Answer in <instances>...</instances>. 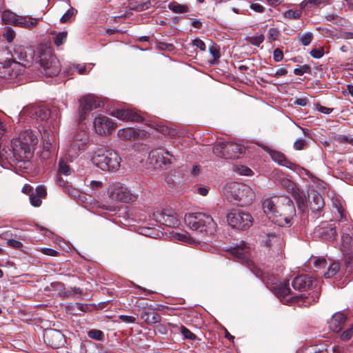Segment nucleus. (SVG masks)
<instances>
[{"mask_svg": "<svg viewBox=\"0 0 353 353\" xmlns=\"http://www.w3.org/2000/svg\"><path fill=\"white\" fill-rule=\"evenodd\" d=\"M226 218L229 225L241 230L248 229L253 223V218L250 213L238 209L231 210Z\"/></svg>", "mask_w": 353, "mask_h": 353, "instance_id": "0eeeda50", "label": "nucleus"}, {"mask_svg": "<svg viewBox=\"0 0 353 353\" xmlns=\"http://www.w3.org/2000/svg\"><path fill=\"white\" fill-rule=\"evenodd\" d=\"M39 20V19L30 17L19 16L15 26L30 29L36 26Z\"/></svg>", "mask_w": 353, "mask_h": 353, "instance_id": "393cba45", "label": "nucleus"}, {"mask_svg": "<svg viewBox=\"0 0 353 353\" xmlns=\"http://www.w3.org/2000/svg\"><path fill=\"white\" fill-rule=\"evenodd\" d=\"M38 143L37 136L31 130H26L20 133L17 138L13 139L11 141V151L9 155L6 157L10 163L12 161L21 162L28 161L33 155L34 147Z\"/></svg>", "mask_w": 353, "mask_h": 353, "instance_id": "f257e3e1", "label": "nucleus"}, {"mask_svg": "<svg viewBox=\"0 0 353 353\" xmlns=\"http://www.w3.org/2000/svg\"><path fill=\"white\" fill-rule=\"evenodd\" d=\"M113 115L117 119L123 121H141V117L136 112L129 109H119L117 110Z\"/></svg>", "mask_w": 353, "mask_h": 353, "instance_id": "aec40b11", "label": "nucleus"}, {"mask_svg": "<svg viewBox=\"0 0 353 353\" xmlns=\"http://www.w3.org/2000/svg\"><path fill=\"white\" fill-rule=\"evenodd\" d=\"M184 221L190 230L202 235H212L216 231V224L212 216L202 212L185 214Z\"/></svg>", "mask_w": 353, "mask_h": 353, "instance_id": "7ed1b4c3", "label": "nucleus"}, {"mask_svg": "<svg viewBox=\"0 0 353 353\" xmlns=\"http://www.w3.org/2000/svg\"><path fill=\"white\" fill-rule=\"evenodd\" d=\"M326 1V0H304L301 3V6L302 8L307 6L309 4L314 5V6H319L322 3H324Z\"/></svg>", "mask_w": 353, "mask_h": 353, "instance_id": "8fccbe9b", "label": "nucleus"}, {"mask_svg": "<svg viewBox=\"0 0 353 353\" xmlns=\"http://www.w3.org/2000/svg\"><path fill=\"white\" fill-rule=\"evenodd\" d=\"M353 335V324L347 330L344 331L341 334V339L344 341L349 340Z\"/></svg>", "mask_w": 353, "mask_h": 353, "instance_id": "5fc2aeb1", "label": "nucleus"}, {"mask_svg": "<svg viewBox=\"0 0 353 353\" xmlns=\"http://www.w3.org/2000/svg\"><path fill=\"white\" fill-rule=\"evenodd\" d=\"M279 35V31L274 28L269 29L268 32V37L270 41H276Z\"/></svg>", "mask_w": 353, "mask_h": 353, "instance_id": "09e8293b", "label": "nucleus"}, {"mask_svg": "<svg viewBox=\"0 0 353 353\" xmlns=\"http://www.w3.org/2000/svg\"><path fill=\"white\" fill-rule=\"evenodd\" d=\"M173 237L178 241L190 243L192 241V238L186 233L176 232L173 234Z\"/></svg>", "mask_w": 353, "mask_h": 353, "instance_id": "37998d69", "label": "nucleus"}, {"mask_svg": "<svg viewBox=\"0 0 353 353\" xmlns=\"http://www.w3.org/2000/svg\"><path fill=\"white\" fill-rule=\"evenodd\" d=\"M322 353H342L341 348L340 347L333 346L330 348H327Z\"/></svg>", "mask_w": 353, "mask_h": 353, "instance_id": "774afa93", "label": "nucleus"}, {"mask_svg": "<svg viewBox=\"0 0 353 353\" xmlns=\"http://www.w3.org/2000/svg\"><path fill=\"white\" fill-rule=\"evenodd\" d=\"M168 8L173 12L177 14L185 13L189 11V8L188 6L178 3L176 1L170 2L168 4Z\"/></svg>", "mask_w": 353, "mask_h": 353, "instance_id": "c756f323", "label": "nucleus"}, {"mask_svg": "<svg viewBox=\"0 0 353 353\" xmlns=\"http://www.w3.org/2000/svg\"><path fill=\"white\" fill-rule=\"evenodd\" d=\"M141 319L148 325H152L161 321V316L154 312L143 310L140 314Z\"/></svg>", "mask_w": 353, "mask_h": 353, "instance_id": "b1692460", "label": "nucleus"}, {"mask_svg": "<svg viewBox=\"0 0 353 353\" xmlns=\"http://www.w3.org/2000/svg\"><path fill=\"white\" fill-rule=\"evenodd\" d=\"M79 121L85 119L87 112L100 107V101H97L94 97L87 95L80 99Z\"/></svg>", "mask_w": 353, "mask_h": 353, "instance_id": "ddd939ff", "label": "nucleus"}, {"mask_svg": "<svg viewBox=\"0 0 353 353\" xmlns=\"http://www.w3.org/2000/svg\"><path fill=\"white\" fill-rule=\"evenodd\" d=\"M339 264L338 263H333L329 266L327 271L324 273V276L327 279L332 278L339 272Z\"/></svg>", "mask_w": 353, "mask_h": 353, "instance_id": "c9c22d12", "label": "nucleus"}, {"mask_svg": "<svg viewBox=\"0 0 353 353\" xmlns=\"http://www.w3.org/2000/svg\"><path fill=\"white\" fill-rule=\"evenodd\" d=\"M44 339L53 349H57L63 346L65 342L64 335L60 331L56 330L46 331Z\"/></svg>", "mask_w": 353, "mask_h": 353, "instance_id": "f3484780", "label": "nucleus"}, {"mask_svg": "<svg viewBox=\"0 0 353 353\" xmlns=\"http://www.w3.org/2000/svg\"><path fill=\"white\" fill-rule=\"evenodd\" d=\"M72 140L88 142V135L85 131L81 130L74 135Z\"/></svg>", "mask_w": 353, "mask_h": 353, "instance_id": "49530a36", "label": "nucleus"}, {"mask_svg": "<svg viewBox=\"0 0 353 353\" xmlns=\"http://www.w3.org/2000/svg\"><path fill=\"white\" fill-rule=\"evenodd\" d=\"M118 135L124 139H132L137 137L136 132L132 128H125L118 131Z\"/></svg>", "mask_w": 353, "mask_h": 353, "instance_id": "7c9ffc66", "label": "nucleus"}, {"mask_svg": "<svg viewBox=\"0 0 353 353\" xmlns=\"http://www.w3.org/2000/svg\"><path fill=\"white\" fill-rule=\"evenodd\" d=\"M44 74L48 77L57 76L61 71L59 59L50 48L41 49L39 61Z\"/></svg>", "mask_w": 353, "mask_h": 353, "instance_id": "39448f33", "label": "nucleus"}, {"mask_svg": "<svg viewBox=\"0 0 353 353\" xmlns=\"http://www.w3.org/2000/svg\"><path fill=\"white\" fill-rule=\"evenodd\" d=\"M225 142H219L216 143L213 147V153L217 157L224 158L225 159Z\"/></svg>", "mask_w": 353, "mask_h": 353, "instance_id": "72a5a7b5", "label": "nucleus"}, {"mask_svg": "<svg viewBox=\"0 0 353 353\" xmlns=\"http://www.w3.org/2000/svg\"><path fill=\"white\" fill-rule=\"evenodd\" d=\"M308 202L312 212L320 211L325 203L322 195L315 190H312L308 194Z\"/></svg>", "mask_w": 353, "mask_h": 353, "instance_id": "6ab92c4d", "label": "nucleus"}, {"mask_svg": "<svg viewBox=\"0 0 353 353\" xmlns=\"http://www.w3.org/2000/svg\"><path fill=\"white\" fill-rule=\"evenodd\" d=\"M20 114H28L31 118L46 121L50 115V111L46 107L32 105L23 109Z\"/></svg>", "mask_w": 353, "mask_h": 353, "instance_id": "2eb2a0df", "label": "nucleus"}, {"mask_svg": "<svg viewBox=\"0 0 353 353\" xmlns=\"http://www.w3.org/2000/svg\"><path fill=\"white\" fill-rule=\"evenodd\" d=\"M35 192H36V195L41 198H43L46 195V189L42 185L38 186L36 188Z\"/></svg>", "mask_w": 353, "mask_h": 353, "instance_id": "338daca9", "label": "nucleus"}, {"mask_svg": "<svg viewBox=\"0 0 353 353\" xmlns=\"http://www.w3.org/2000/svg\"><path fill=\"white\" fill-rule=\"evenodd\" d=\"M116 126L115 123L106 116L99 115L94 121L95 132L99 135H105L110 133L115 129Z\"/></svg>", "mask_w": 353, "mask_h": 353, "instance_id": "f8f14e48", "label": "nucleus"}, {"mask_svg": "<svg viewBox=\"0 0 353 353\" xmlns=\"http://www.w3.org/2000/svg\"><path fill=\"white\" fill-rule=\"evenodd\" d=\"M74 14V9L71 8L68 10L60 19L61 23H65L70 20L72 16Z\"/></svg>", "mask_w": 353, "mask_h": 353, "instance_id": "13d9d810", "label": "nucleus"}, {"mask_svg": "<svg viewBox=\"0 0 353 353\" xmlns=\"http://www.w3.org/2000/svg\"><path fill=\"white\" fill-rule=\"evenodd\" d=\"M250 8L254 10L256 12L262 13L265 11V8L258 3H253L250 5Z\"/></svg>", "mask_w": 353, "mask_h": 353, "instance_id": "e2e57ef3", "label": "nucleus"}, {"mask_svg": "<svg viewBox=\"0 0 353 353\" xmlns=\"http://www.w3.org/2000/svg\"><path fill=\"white\" fill-rule=\"evenodd\" d=\"M41 197H39L37 195L31 194L30 196V203L34 207H39L41 205Z\"/></svg>", "mask_w": 353, "mask_h": 353, "instance_id": "4d7b16f0", "label": "nucleus"}, {"mask_svg": "<svg viewBox=\"0 0 353 353\" xmlns=\"http://www.w3.org/2000/svg\"><path fill=\"white\" fill-rule=\"evenodd\" d=\"M184 174L176 170L170 171L165 178V183L170 188H178L183 183Z\"/></svg>", "mask_w": 353, "mask_h": 353, "instance_id": "412c9836", "label": "nucleus"}, {"mask_svg": "<svg viewBox=\"0 0 353 353\" xmlns=\"http://www.w3.org/2000/svg\"><path fill=\"white\" fill-rule=\"evenodd\" d=\"M246 40L249 43L253 46H259L264 41V36L261 34L257 36L248 37Z\"/></svg>", "mask_w": 353, "mask_h": 353, "instance_id": "58836bf2", "label": "nucleus"}, {"mask_svg": "<svg viewBox=\"0 0 353 353\" xmlns=\"http://www.w3.org/2000/svg\"><path fill=\"white\" fill-rule=\"evenodd\" d=\"M250 248L242 243L240 245L234 247L232 249V254L237 259L247 263L250 271L263 281H265V273L252 261H250Z\"/></svg>", "mask_w": 353, "mask_h": 353, "instance_id": "6e6552de", "label": "nucleus"}, {"mask_svg": "<svg viewBox=\"0 0 353 353\" xmlns=\"http://www.w3.org/2000/svg\"><path fill=\"white\" fill-rule=\"evenodd\" d=\"M310 55L314 59H320L324 55V48H313L310 52Z\"/></svg>", "mask_w": 353, "mask_h": 353, "instance_id": "de8ad7c7", "label": "nucleus"}, {"mask_svg": "<svg viewBox=\"0 0 353 353\" xmlns=\"http://www.w3.org/2000/svg\"><path fill=\"white\" fill-rule=\"evenodd\" d=\"M209 51L211 55L214 58V61H216L221 57L220 51H219V47L216 43H212L210 48Z\"/></svg>", "mask_w": 353, "mask_h": 353, "instance_id": "c03bdc74", "label": "nucleus"}, {"mask_svg": "<svg viewBox=\"0 0 353 353\" xmlns=\"http://www.w3.org/2000/svg\"><path fill=\"white\" fill-rule=\"evenodd\" d=\"M192 44L193 46H196V48H199L201 51H205V43L199 39H196L192 41Z\"/></svg>", "mask_w": 353, "mask_h": 353, "instance_id": "052dcab7", "label": "nucleus"}, {"mask_svg": "<svg viewBox=\"0 0 353 353\" xmlns=\"http://www.w3.org/2000/svg\"><path fill=\"white\" fill-rule=\"evenodd\" d=\"M336 236L335 227H330L323 232V236L330 241H332Z\"/></svg>", "mask_w": 353, "mask_h": 353, "instance_id": "ea45409f", "label": "nucleus"}, {"mask_svg": "<svg viewBox=\"0 0 353 353\" xmlns=\"http://www.w3.org/2000/svg\"><path fill=\"white\" fill-rule=\"evenodd\" d=\"M19 15L11 12L10 10H5L2 13V20L6 24L16 25L17 21L19 19Z\"/></svg>", "mask_w": 353, "mask_h": 353, "instance_id": "cd10ccee", "label": "nucleus"}, {"mask_svg": "<svg viewBox=\"0 0 353 353\" xmlns=\"http://www.w3.org/2000/svg\"><path fill=\"white\" fill-rule=\"evenodd\" d=\"M292 287L296 290L306 291L314 285L317 287V281L314 280L312 277L307 274H301L296 276L292 281Z\"/></svg>", "mask_w": 353, "mask_h": 353, "instance_id": "dca6fc26", "label": "nucleus"}, {"mask_svg": "<svg viewBox=\"0 0 353 353\" xmlns=\"http://www.w3.org/2000/svg\"><path fill=\"white\" fill-rule=\"evenodd\" d=\"M297 39L303 46H307L312 42L313 34L310 32H307L302 34H299Z\"/></svg>", "mask_w": 353, "mask_h": 353, "instance_id": "473e14b6", "label": "nucleus"}, {"mask_svg": "<svg viewBox=\"0 0 353 353\" xmlns=\"http://www.w3.org/2000/svg\"><path fill=\"white\" fill-rule=\"evenodd\" d=\"M163 134H168L170 137H174L176 134V132L174 129H170L167 126H162L160 130Z\"/></svg>", "mask_w": 353, "mask_h": 353, "instance_id": "0e129e2a", "label": "nucleus"}, {"mask_svg": "<svg viewBox=\"0 0 353 353\" xmlns=\"http://www.w3.org/2000/svg\"><path fill=\"white\" fill-rule=\"evenodd\" d=\"M119 320H121L122 322L126 323H136V318L132 316H128V315H119L118 316Z\"/></svg>", "mask_w": 353, "mask_h": 353, "instance_id": "603ef678", "label": "nucleus"}, {"mask_svg": "<svg viewBox=\"0 0 353 353\" xmlns=\"http://www.w3.org/2000/svg\"><path fill=\"white\" fill-rule=\"evenodd\" d=\"M274 61L279 62L283 59V53L280 48H276L273 52Z\"/></svg>", "mask_w": 353, "mask_h": 353, "instance_id": "864d4df0", "label": "nucleus"}, {"mask_svg": "<svg viewBox=\"0 0 353 353\" xmlns=\"http://www.w3.org/2000/svg\"><path fill=\"white\" fill-rule=\"evenodd\" d=\"M68 33L66 31L59 32L54 38V43L57 46H60L65 43L67 39Z\"/></svg>", "mask_w": 353, "mask_h": 353, "instance_id": "e433bc0d", "label": "nucleus"}, {"mask_svg": "<svg viewBox=\"0 0 353 353\" xmlns=\"http://www.w3.org/2000/svg\"><path fill=\"white\" fill-rule=\"evenodd\" d=\"M58 165V174L59 175L69 176L73 172V169L65 159H61Z\"/></svg>", "mask_w": 353, "mask_h": 353, "instance_id": "c85d7f7f", "label": "nucleus"}, {"mask_svg": "<svg viewBox=\"0 0 353 353\" xmlns=\"http://www.w3.org/2000/svg\"><path fill=\"white\" fill-rule=\"evenodd\" d=\"M24 70V66L19 62L12 61L3 64L0 63V77L13 79L20 75Z\"/></svg>", "mask_w": 353, "mask_h": 353, "instance_id": "9b49d317", "label": "nucleus"}, {"mask_svg": "<svg viewBox=\"0 0 353 353\" xmlns=\"http://www.w3.org/2000/svg\"><path fill=\"white\" fill-rule=\"evenodd\" d=\"M284 201L286 202L285 209L283 210L284 213L280 214V219L275 220V221L281 226H290L292 224L293 217L296 214V210L292 201L289 198H285Z\"/></svg>", "mask_w": 353, "mask_h": 353, "instance_id": "4468645a", "label": "nucleus"}, {"mask_svg": "<svg viewBox=\"0 0 353 353\" xmlns=\"http://www.w3.org/2000/svg\"><path fill=\"white\" fill-rule=\"evenodd\" d=\"M346 321L345 316L342 313H336L332 316L330 323V327L336 332H339L343 328Z\"/></svg>", "mask_w": 353, "mask_h": 353, "instance_id": "5701e85b", "label": "nucleus"}, {"mask_svg": "<svg viewBox=\"0 0 353 353\" xmlns=\"http://www.w3.org/2000/svg\"><path fill=\"white\" fill-rule=\"evenodd\" d=\"M223 193L229 201L241 206L250 205L255 198L254 192L250 186L236 182L227 183Z\"/></svg>", "mask_w": 353, "mask_h": 353, "instance_id": "f03ea898", "label": "nucleus"}, {"mask_svg": "<svg viewBox=\"0 0 353 353\" xmlns=\"http://www.w3.org/2000/svg\"><path fill=\"white\" fill-rule=\"evenodd\" d=\"M270 155L272 160L277 162L279 164L287 168H292L293 164L285 158L283 153L277 151H273L271 152Z\"/></svg>", "mask_w": 353, "mask_h": 353, "instance_id": "bb28decb", "label": "nucleus"}, {"mask_svg": "<svg viewBox=\"0 0 353 353\" xmlns=\"http://www.w3.org/2000/svg\"><path fill=\"white\" fill-rule=\"evenodd\" d=\"M3 36L8 42H12L14 38L15 32L12 29H8Z\"/></svg>", "mask_w": 353, "mask_h": 353, "instance_id": "680f3d73", "label": "nucleus"}, {"mask_svg": "<svg viewBox=\"0 0 353 353\" xmlns=\"http://www.w3.org/2000/svg\"><path fill=\"white\" fill-rule=\"evenodd\" d=\"M23 51H24V50L22 48H19L17 49H14V53L19 54V55L17 56V58L20 61H26L27 59L26 52H23Z\"/></svg>", "mask_w": 353, "mask_h": 353, "instance_id": "bf43d9fd", "label": "nucleus"}, {"mask_svg": "<svg viewBox=\"0 0 353 353\" xmlns=\"http://www.w3.org/2000/svg\"><path fill=\"white\" fill-rule=\"evenodd\" d=\"M301 14L300 10H288L284 13V17L291 19H297L301 17Z\"/></svg>", "mask_w": 353, "mask_h": 353, "instance_id": "79ce46f5", "label": "nucleus"}, {"mask_svg": "<svg viewBox=\"0 0 353 353\" xmlns=\"http://www.w3.org/2000/svg\"><path fill=\"white\" fill-rule=\"evenodd\" d=\"M273 291L275 295L278 298H279L281 301H283L284 300H285L286 301L296 302L302 301V303L301 305L304 307H307L309 305L311 304V302L310 301V299H312V301L315 303L318 301L320 296V292L318 291V289H316V291L314 292V294L311 296L310 298L303 296V295L294 296L288 298V296L290 294V289L289 288L288 281L284 282L283 283L279 284V285L274 287Z\"/></svg>", "mask_w": 353, "mask_h": 353, "instance_id": "423d86ee", "label": "nucleus"}, {"mask_svg": "<svg viewBox=\"0 0 353 353\" xmlns=\"http://www.w3.org/2000/svg\"><path fill=\"white\" fill-rule=\"evenodd\" d=\"M120 157L112 150L99 149L92 157L93 164L103 171L114 172L120 167Z\"/></svg>", "mask_w": 353, "mask_h": 353, "instance_id": "20e7f679", "label": "nucleus"}, {"mask_svg": "<svg viewBox=\"0 0 353 353\" xmlns=\"http://www.w3.org/2000/svg\"><path fill=\"white\" fill-rule=\"evenodd\" d=\"M88 142L72 140L68 150L69 155L77 156L81 151L85 150Z\"/></svg>", "mask_w": 353, "mask_h": 353, "instance_id": "a878e982", "label": "nucleus"}, {"mask_svg": "<svg viewBox=\"0 0 353 353\" xmlns=\"http://www.w3.org/2000/svg\"><path fill=\"white\" fill-rule=\"evenodd\" d=\"M180 331L184 339L192 341L196 340V336L186 327L181 325L180 327Z\"/></svg>", "mask_w": 353, "mask_h": 353, "instance_id": "4c0bfd02", "label": "nucleus"}, {"mask_svg": "<svg viewBox=\"0 0 353 353\" xmlns=\"http://www.w3.org/2000/svg\"><path fill=\"white\" fill-rule=\"evenodd\" d=\"M284 199L285 198L281 199L277 196H274L271 198H267L263 200L262 203L263 209L264 212L268 216H269L270 219L278 216V204L281 199L284 200Z\"/></svg>", "mask_w": 353, "mask_h": 353, "instance_id": "a211bd4d", "label": "nucleus"}, {"mask_svg": "<svg viewBox=\"0 0 353 353\" xmlns=\"http://www.w3.org/2000/svg\"><path fill=\"white\" fill-rule=\"evenodd\" d=\"M311 72V68L308 65H303L299 66L294 70V73L296 75H303L305 73H310Z\"/></svg>", "mask_w": 353, "mask_h": 353, "instance_id": "a18cd8bd", "label": "nucleus"}, {"mask_svg": "<svg viewBox=\"0 0 353 353\" xmlns=\"http://www.w3.org/2000/svg\"><path fill=\"white\" fill-rule=\"evenodd\" d=\"M108 191L110 199L114 201L129 203L136 199L135 195L120 183L112 184Z\"/></svg>", "mask_w": 353, "mask_h": 353, "instance_id": "1a4fd4ad", "label": "nucleus"}, {"mask_svg": "<svg viewBox=\"0 0 353 353\" xmlns=\"http://www.w3.org/2000/svg\"><path fill=\"white\" fill-rule=\"evenodd\" d=\"M7 244L8 245L16 249H20L23 247V243L15 239H8L7 241Z\"/></svg>", "mask_w": 353, "mask_h": 353, "instance_id": "6e6d98bb", "label": "nucleus"}, {"mask_svg": "<svg viewBox=\"0 0 353 353\" xmlns=\"http://www.w3.org/2000/svg\"><path fill=\"white\" fill-rule=\"evenodd\" d=\"M88 336L90 339L101 341L103 340L104 334L103 332L101 330L92 329L88 331Z\"/></svg>", "mask_w": 353, "mask_h": 353, "instance_id": "a19ab883", "label": "nucleus"}, {"mask_svg": "<svg viewBox=\"0 0 353 353\" xmlns=\"http://www.w3.org/2000/svg\"><path fill=\"white\" fill-rule=\"evenodd\" d=\"M299 191V190H296V192H294V194H292V196L296 201L299 209L303 211L305 207L306 199L305 195L300 194Z\"/></svg>", "mask_w": 353, "mask_h": 353, "instance_id": "f704fd0d", "label": "nucleus"}, {"mask_svg": "<svg viewBox=\"0 0 353 353\" xmlns=\"http://www.w3.org/2000/svg\"><path fill=\"white\" fill-rule=\"evenodd\" d=\"M172 155L168 150L164 149H156L152 150L148 155V161L154 169L163 168L171 164V161L168 157Z\"/></svg>", "mask_w": 353, "mask_h": 353, "instance_id": "9d476101", "label": "nucleus"}, {"mask_svg": "<svg viewBox=\"0 0 353 353\" xmlns=\"http://www.w3.org/2000/svg\"><path fill=\"white\" fill-rule=\"evenodd\" d=\"M225 159H238L243 152L244 148L237 143L228 142L225 143Z\"/></svg>", "mask_w": 353, "mask_h": 353, "instance_id": "4be33fe9", "label": "nucleus"}, {"mask_svg": "<svg viewBox=\"0 0 353 353\" xmlns=\"http://www.w3.org/2000/svg\"><path fill=\"white\" fill-rule=\"evenodd\" d=\"M282 187L287 190L288 192L294 194L299 189L296 187V184L288 179H283L281 181Z\"/></svg>", "mask_w": 353, "mask_h": 353, "instance_id": "2f4dec72", "label": "nucleus"}, {"mask_svg": "<svg viewBox=\"0 0 353 353\" xmlns=\"http://www.w3.org/2000/svg\"><path fill=\"white\" fill-rule=\"evenodd\" d=\"M306 144V141L303 139H297L294 143V147L297 150H303L305 145Z\"/></svg>", "mask_w": 353, "mask_h": 353, "instance_id": "69168bd1", "label": "nucleus"}, {"mask_svg": "<svg viewBox=\"0 0 353 353\" xmlns=\"http://www.w3.org/2000/svg\"><path fill=\"white\" fill-rule=\"evenodd\" d=\"M277 239H279V237L274 232L267 234L265 239V243L266 246L272 245L273 241H274V240H276Z\"/></svg>", "mask_w": 353, "mask_h": 353, "instance_id": "3c124183", "label": "nucleus"}]
</instances>
